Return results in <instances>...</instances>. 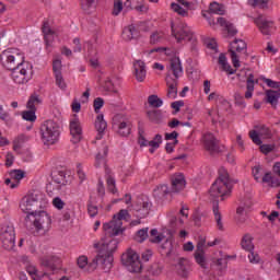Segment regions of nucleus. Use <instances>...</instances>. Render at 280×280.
Returning <instances> with one entry per match:
<instances>
[{
	"mask_svg": "<svg viewBox=\"0 0 280 280\" xmlns=\"http://www.w3.org/2000/svg\"><path fill=\"white\" fill-rule=\"evenodd\" d=\"M177 266L179 276H182V278H187L189 276V271L187 270V260L185 258H179Z\"/></svg>",
	"mask_w": 280,
	"mask_h": 280,
	"instance_id": "obj_40",
	"label": "nucleus"
},
{
	"mask_svg": "<svg viewBox=\"0 0 280 280\" xmlns=\"http://www.w3.org/2000/svg\"><path fill=\"white\" fill-rule=\"evenodd\" d=\"M94 127L96 131L98 132L96 139H101L102 135L107 129V121L104 118V114H98L95 118Z\"/></svg>",
	"mask_w": 280,
	"mask_h": 280,
	"instance_id": "obj_28",
	"label": "nucleus"
},
{
	"mask_svg": "<svg viewBox=\"0 0 280 280\" xmlns=\"http://www.w3.org/2000/svg\"><path fill=\"white\" fill-rule=\"evenodd\" d=\"M183 74V66L178 57H174L170 60V68L166 75V84L168 86L167 97L170 100L177 98V85L178 78Z\"/></svg>",
	"mask_w": 280,
	"mask_h": 280,
	"instance_id": "obj_4",
	"label": "nucleus"
},
{
	"mask_svg": "<svg viewBox=\"0 0 280 280\" xmlns=\"http://www.w3.org/2000/svg\"><path fill=\"white\" fill-rule=\"evenodd\" d=\"M42 32L44 34V40H45V44H46V48L48 49L49 47L52 46V44L55 42V38L60 36L61 28L60 27L51 28L50 24H49V21L45 20L43 22Z\"/></svg>",
	"mask_w": 280,
	"mask_h": 280,
	"instance_id": "obj_14",
	"label": "nucleus"
},
{
	"mask_svg": "<svg viewBox=\"0 0 280 280\" xmlns=\"http://www.w3.org/2000/svg\"><path fill=\"white\" fill-rule=\"evenodd\" d=\"M54 75H55V80H56V85H57L62 92H65V91L68 89V84L66 83L62 73L54 74Z\"/></svg>",
	"mask_w": 280,
	"mask_h": 280,
	"instance_id": "obj_47",
	"label": "nucleus"
},
{
	"mask_svg": "<svg viewBox=\"0 0 280 280\" xmlns=\"http://www.w3.org/2000/svg\"><path fill=\"white\" fill-rule=\"evenodd\" d=\"M52 206L58 211H62L66 207V202L60 197H55L52 200Z\"/></svg>",
	"mask_w": 280,
	"mask_h": 280,
	"instance_id": "obj_54",
	"label": "nucleus"
},
{
	"mask_svg": "<svg viewBox=\"0 0 280 280\" xmlns=\"http://www.w3.org/2000/svg\"><path fill=\"white\" fill-rule=\"evenodd\" d=\"M255 84H258V80H254V75L249 74L246 81V92H245V98L250 100L253 97Z\"/></svg>",
	"mask_w": 280,
	"mask_h": 280,
	"instance_id": "obj_35",
	"label": "nucleus"
},
{
	"mask_svg": "<svg viewBox=\"0 0 280 280\" xmlns=\"http://www.w3.org/2000/svg\"><path fill=\"white\" fill-rule=\"evenodd\" d=\"M194 257H195V261L197 262V265H199L203 269L207 268L205 252H203L201 245H197V249L194 254Z\"/></svg>",
	"mask_w": 280,
	"mask_h": 280,
	"instance_id": "obj_33",
	"label": "nucleus"
},
{
	"mask_svg": "<svg viewBox=\"0 0 280 280\" xmlns=\"http://www.w3.org/2000/svg\"><path fill=\"white\" fill-rule=\"evenodd\" d=\"M149 228L140 229L136 234V241L143 243L148 238Z\"/></svg>",
	"mask_w": 280,
	"mask_h": 280,
	"instance_id": "obj_50",
	"label": "nucleus"
},
{
	"mask_svg": "<svg viewBox=\"0 0 280 280\" xmlns=\"http://www.w3.org/2000/svg\"><path fill=\"white\" fill-rule=\"evenodd\" d=\"M224 15L225 14V7L222 3L213 1L209 5V11H202V16L208 20L209 25H214L215 22L211 20L210 15Z\"/></svg>",
	"mask_w": 280,
	"mask_h": 280,
	"instance_id": "obj_19",
	"label": "nucleus"
},
{
	"mask_svg": "<svg viewBox=\"0 0 280 280\" xmlns=\"http://www.w3.org/2000/svg\"><path fill=\"white\" fill-rule=\"evenodd\" d=\"M10 175H11V178L13 179V183L10 185L11 189L19 187L21 179H23V177H25V174L22 171H13V172H11Z\"/></svg>",
	"mask_w": 280,
	"mask_h": 280,
	"instance_id": "obj_36",
	"label": "nucleus"
},
{
	"mask_svg": "<svg viewBox=\"0 0 280 280\" xmlns=\"http://www.w3.org/2000/svg\"><path fill=\"white\" fill-rule=\"evenodd\" d=\"M22 118L30 122H35L36 120V114L34 109L24 110L22 112Z\"/></svg>",
	"mask_w": 280,
	"mask_h": 280,
	"instance_id": "obj_49",
	"label": "nucleus"
},
{
	"mask_svg": "<svg viewBox=\"0 0 280 280\" xmlns=\"http://www.w3.org/2000/svg\"><path fill=\"white\" fill-rule=\"evenodd\" d=\"M0 241L7 250H13L16 244V233L13 225H2L0 229Z\"/></svg>",
	"mask_w": 280,
	"mask_h": 280,
	"instance_id": "obj_11",
	"label": "nucleus"
},
{
	"mask_svg": "<svg viewBox=\"0 0 280 280\" xmlns=\"http://www.w3.org/2000/svg\"><path fill=\"white\" fill-rule=\"evenodd\" d=\"M248 4L253 8L266 9L268 7V0H248Z\"/></svg>",
	"mask_w": 280,
	"mask_h": 280,
	"instance_id": "obj_52",
	"label": "nucleus"
},
{
	"mask_svg": "<svg viewBox=\"0 0 280 280\" xmlns=\"http://www.w3.org/2000/svg\"><path fill=\"white\" fill-rule=\"evenodd\" d=\"M107 155H108V147L104 144L95 155L94 166L96 168L104 167L105 180H106L108 191H110V194H118L115 173L107 166Z\"/></svg>",
	"mask_w": 280,
	"mask_h": 280,
	"instance_id": "obj_3",
	"label": "nucleus"
},
{
	"mask_svg": "<svg viewBox=\"0 0 280 280\" xmlns=\"http://www.w3.org/2000/svg\"><path fill=\"white\" fill-rule=\"evenodd\" d=\"M201 143L206 151L210 154H217L220 152L219 142L212 132H206L201 137Z\"/></svg>",
	"mask_w": 280,
	"mask_h": 280,
	"instance_id": "obj_17",
	"label": "nucleus"
},
{
	"mask_svg": "<svg viewBox=\"0 0 280 280\" xmlns=\"http://www.w3.org/2000/svg\"><path fill=\"white\" fill-rule=\"evenodd\" d=\"M232 191L233 183L229 172L225 168H220L219 177L210 187V196L213 198H221V201H225L226 198H231Z\"/></svg>",
	"mask_w": 280,
	"mask_h": 280,
	"instance_id": "obj_2",
	"label": "nucleus"
},
{
	"mask_svg": "<svg viewBox=\"0 0 280 280\" xmlns=\"http://www.w3.org/2000/svg\"><path fill=\"white\" fill-rule=\"evenodd\" d=\"M33 225L38 234H46L51 226V217L44 210L32 212Z\"/></svg>",
	"mask_w": 280,
	"mask_h": 280,
	"instance_id": "obj_9",
	"label": "nucleus"
},
{
	"mask_svg": "<svg viewBox=\"0 0 280 280\" xmlns=\"http://www.w3.org/2000/svg\"><path fill=\"white\" fill-rule=\"evenodd\" d=\"M54 75L62 74V61L60 59H55L52 61Z\"/></svg>",
	"mask_w": 280,
	"mask_h": 280,
	"instance_id": "obj_53",
	"label": "nucleus"
},
{
	"mask_svg": "<svg viewBox=\"0 0 280 280\" xmlns=\"http://www.w3.org/2000/svg\"><path fill=\"white\" fill-rule=\"evenodd\" d=\"M148 103L153 108H161L163 106V101L154 94L148 97Z\"/></svg>",
	"mask_w": 280,
	"mask_h": 280,
	"instance_id": "obj_43",
	"label": "nucleus"
},
{
	"mask_svg": "<svg viewBox=\"0 0 280 280\" xmlns=\"http://www.w3.org/2000/svg\"><path fill=\"white\" fill-rule=\"evenodd\" d=\"M171 8H172V10L174 12L178 13L182 16H186L187 15V11L180 4H178V3L173 2L171 4Z\"/></svg>",
	"mask_w": 280,
	"mask_h": 280,
	"instance_id": "obj_55",
	"label": "nucleus"
},
{
	"mask_svg": "<svg viewBox=\"0 0 280 280\" xmlns=\"http://www.w3.org/2000/svg\"><path fill=\"white\" fill-rule=\"evenodd\" d=\"M162 142H163L162 136H160V133H156V136L153 138V140L149 141V147H150L149 152L151 154H153L155 152V150L160 148Z\"/></svg>",
	"mask_w": 280,
	"mask_h": 280,
	"instance_id": "obj_37",
	"label": "nucleus"
},
{
	"mask_svg": "<svg viewBox=\"0 0 280 280\" xmlns=\"http://www.w3.org/2000/svg\"><path fill=\"white\" fill-rule=\"evenodd\" d=\"M150 235V242L154 244H160L164 240V234L159 233L156 229H152Z\"/></svg>",
	"mask_w": 280,
	"mask_h": 280,
	"instance_id": "obj_44",
	"label": "nucleus"
},
{
	"mask_svg": "<svg viewBox=\"0 0 280 280\" xmlns=\"http://www.w3.org/2000/svg\"><path fill=\"white\" fill-rule=\"evenodd\" d=\"M230 50H233L234 52H242L246 50V44L242 39H236L230 45Z\"/></svg>",
	"mask_w": 280,
	"mask_h": 280,
	"instance_id": "obj_39",
	"label": "nucleus"
},
{
	"mask_svg": "<svg viewBox=\"0 0 280 280\" xmlns=\"http://www.w3.org/2000/svg\"><path fill=\"white\" fill-rule=\"evenodd\" d=\"M1 63L8 70H14L25 62V54L19 49H7L0 56Z\"/></svg>",
	"mask_w": 280,
	"mask_h": 280,
	"instance_id": "obj_8",
	"label": "nucleus"
},
{
	"mask_svg": "<svg viewBox=\"0 0 280 280\" xmlns=\"http://www.w3.org/2000/svg\"><path fill=\"white\" fill-rule=\"evenodd\" d=\"M11 77L15 84H27L32 79V66L22 62L15 69L11 70Z\"/></svg>",
	"mask_w": 280,
	"mask_h": 280,
	"instance_id": "obj_12",
	"label": "nucleus"
},
{
	"mask_svg": "<svg viewBox=\"0 0 280 280\" xmlns=\"http://www.w3.org/2000/svg\"><path fill=\"white\" fill-rule=\"evenodd\" d=\"M152 202L147 196H140L131 205L130 211L133 212L135 217L139 219H145L151 212Z\"/></svg>",
	"mask_w": 280,
	"mask_h": 280,
	"instance_id": "obj_10",
	"label": "nucleus"
},
{
	"mask_svg": "<svg viewBox=\"0 0 280 280\" xmlns=\"http://www.w3.org/2000/svg\"><path fill=\"white\" fill-rule=\"evenodd\" d=\"M249 138L253 140V142L257 145H260L262 142L259 138V133L256 130L249 131Z\"/></svg>",
	"mask_w": 280,
	"mask_h": 280,
	"instance_id": "obj_59",
	"label": "nucleus"
},
{
	"mask_svg": "<svg viewBox=\"0 0 280 280\" xmlns=\"http://www.w3.org/2000/svg\"><path fill=\"white\" fill-rule=\"evenodd\" d=\"M105 101L103 97H96L93 101V108L95 114H100L101 109L104 107Z\"/></svg>",
	"mask_w": 280,
	"mask_h": 280,
	"instance_id": "obj_51",
	"label": "nucleus"
},
{
	"mask_svg": "<svg viewBox=\"0 0 280 280\" xmlns=\"http://www.w3.org/2000/svg\"><path fill=\"white\" fill-rule=\"evenodd\" d=\"M140 36V31L135 26V24H129L122 30L121 37L125 42H130L137 39Z\"/></svg>",
	"mask_w": 280,
	"mask_h": 280,
	"instance_id": "obj_23",
	"label": "nucleus"
},
{
	"mask_svg": "<svg viewBox=\"0 0 280 280\" xmlns=\"http://www.w3.org/2000/svg\"><path fill=\"white\" fill-rule=\"evenodd\" d=\"M186 187V179L183 174H175L172 177L171 194H179Z\"/></svg>",
	"mask_w": 280,
	"mask_h": 280,
	"instance_id": "obj_22",
	"label": "nucleus"
},
{
	"mask_svg": "<svg viewBox=\"0 0 280 280\" xmlns=\"http://www.w3.org/2000/svg\"><path fill=\"white\" fill-rule=\"evenodd\" d=\"M170 49L167 48H154V49H151V50H147L144 51L143 54L148 57L152 56L153 54L155 52H165L166 55L168 54Z\"/></svg>",
	"mask_w": 280,
	"mask_h": 280,
	"instance_id": "obj_62",
	"label": "nucleus"
},
{
	"mask_svg": "<svg viewBox=\"0 0 280 280\" xmlns=\"http://www.w3.org/2000/svg\"><path fill=\"white\" fill-rule=\"evenodd\" d=\"M264 82L267 84V86H268L269 89H279V91H280V81L277 82V81H273V80H271V79L265 78V79H264Z\"/></svg>",
	"mask_w": 280,
	"mask_h": 280,
	"instance_id": "obj_61",
	"label": "nucleus"
},
{
	"mask_svg": "<svg viewBox=\"0 0 280 280\" xmlns=\"http://www.w3.org/2000/svg\"><path fill=\"white\" fill-rule=\"evenodd\" d=\"M163 38H164L163 33H152L151 37H150V43L154 45V44L162 42Z\"/></svg>",
	"mask_w": 280,
	"mask_h": 280,
	"instance_id": "obj_58",
	"label": "nucleus"
},
{
	"mask_svg": "<svg viewBox=\"0 0 280 280\" xmlns=\"http://www.w3.org/2000/svg\"><path fill=\"white\" fill-rule=\"evenodd\" d=\"M147 116L153 124H160L162 119V112L159 109L148 110Z\"/></svg>",
	"mask_w": 280,
	"mask_h": 280,
	"instance_id": "obj_38",
	"label": "nucleus"
},
{
	"mask_svg": "<svg viewBox=\"0 0 280 280\" xmlns=\"http://www.w3.org/2000/svg\"><path fill=\"white\" fill-rule=\"evenodd\" d=\"M77 265H79V268L84 269L86 266H89V260L86 256H81L79 259H77Z\"/></svg>",
	"mask_w": 280,
	"mask_h": 280,
	"instance_id": "obj_63",
	"label": "nucleus"
},
{
	"mask_svg": "<svg viewBox=\"0 0 280 280\" xmlns=\"http://www.w3.org/2000/svg\"><path fill=\"white\" fill-rule=\"evenodd\" d=\"M61 135V126L52 119L45 120L40 126V140L45 145L56 144Z\"/></svg>",
	"mask_w": 280,
	"mask_h": 280,
	"instance_id": "obj_5",
	"label": "nucleus"
},
{
	"mask_svg": "<svg viewBox=\"0 0 280 280\" xmlns=\"http://www.w3.org/2000/svg\"><path fill=\"white\" fill-rule=\"evenodd\" d=\"M130 213L126 209L119 210L114 214L113 220L103 224V230L108 236H118L124 233V221H128Z\"/></svg>",
	"mask_w": 280,
	"mask_h": 280,
	"instance_id": "obj_6",
	"label": "nucleus"
},
{
	"mask_svg": "<svg viewBox=\"0 0 280 280\" xmlns=\"http://www.w3.org/2000/svg\"><path fill=\"white\" fill-rule=\"evenodd\" d=\"M77 176H79L80 183H83L84 180H86V174L84 173L81 164L77 165Z\"/></svg>",
	"mask_w": 280,
	"mask_h": 280,
	"instance_id": "obj_60",
	"label": "nucleus"
},
{
	"mask_svg": "<svg viewBox=\"0 0 280 280\" xmlns=\"http://www.w3.org/2000/svg\"><path fill=\"white\" fill-rule=\"evenodd\" d=\"M265 95V102L267 104H270L273 107H276L279 104L280 89L278 91H275L272 89L266 90Z\"/></svg>",
	"mask_w": 280,
	"mask_h": 280,
	"instance_id": "obj_27",
	"label": "nucleus"
},
{
	"mask_svg": "<svg viewBox=\"0 0 280 280\" xmlns=\"http://www.w3.org/2000/svg\"><path fill=\"white\" fill-rule=\"evenodd\" d=\"M253 240L254 237L249 233L244 234L241 240V247L246 252L254 250L255 245L253 243Z\"/></svg>",
	"mask_w": 280,
	"mask_h": 280,
	"instance_id": "obj_34",
	"label": "nucleus"
},
{
	"mask_svg": "<svg viewBox=\"0 0 280 280\" xmlns=\"http://www.w3.org/2000/svg\"><path fill=\"white\" fill-rule=\"evenodd\" d=\"M264 170L258 165L253 168V176L257 182H260L262 179Z\"/></svg>",
	"mask_w": 280,
	"mask_h": 280,
	"instance_id": "obj_57",
	"label": "nucleus"
},
{
	"mask_svg": "<svg viewBox=\"0 0 280 280\" xmlns=\"http://www.w3.org/2000/svg\"><path fill=\"white\" fill-rule=\"evenodd\" d=\"M232 65L234 68H240V58L237 57V54H235L234 50H230Z\"/></svg>",
	"mask_w": 280,
	"mask_h": 280,
	"instance_id": "obj_64",
	"label": "nucleus"
},
{
	"mask_svg": "<svg viewBox=\"0 0 280 280\" xmlns=\"http://www.w3.org/2000/svg\"><path fill=\"white\" fill-rule=\"evenodd\" d=\"M121 261L130 272H140L142 269L140 257L135 249H128L126 254L121 256Z\"/></svg>",
	"mask_w": 280,
	"mask_h": 280,
	"instance_id": "obj_13",
	"label": "nucleus"
},
{
	"mask_svg": "<svg viewBox=\"0 0 280 280\" xmlns=\"http://www.w3.org/2000/svg\"><path fill=\"white\" fill-rule=\"evenodd\" d=\"M248 253H249V254H248L247 258H248V260H249V262H250L252 265H259V264L262 262V260H261L260 256L257 254V252H255L254 249H252V250H249Z\"/></svg>",
	"mask_w": 280,
	"mask_h": 280,
	"instance_id": "obj_48",
	"label": "nucleus"
},
{
	"mask_svg": "<svg viewBox=\"0 0 280 280\" xmlns=\"http://www.w3.org/2000/svg\"><path fill=\"white\" fill-rule=\"evenodd\" d=\"M132 10H136L137 12H140V13H147L149 11V5L144 3L143 0H138L132 5Z\"/></svg>",
	"mask_w": 280,
	"mask_h": 280,
	"instance_id": "obj_45",
	"label": "nucleus"
},
{
	"mask_svg": "<svg viewBox=\"0 0 280 280\" xmlns=\"http://www.w3.org/2000/svg\"><path fill=\"white\" fill-rule=\"evenodd\" d=\"M40 104H42V100L39 98V96L37 94H32L27 102V109L36 112V106Z\"/></svg>",
	"mask_w": 280,
	"mask_h": 280,
	"instance_id": "obj_41",
	"label": "nucleus"
},
{
	"mask_svg": "<svg viewBox=\"0 0 280 280\" xmlns=\"http://www.w3.org/2000/svg\"><path fill=\"white\" fill-rule=\"evenodd\" d=\"M38 201L33 196H25L20 201V210L27 214L26 220H31L32 213H35Z\"/></svg>",
	"mask_w": 280,
	"mask_h": 280,
	"instance_id": "obj_18",
	"label": "nucleus"
},
{
	"mask_svg": "<svg viewBox=\"0 0 280 280\" xmlns=\"http://www.w3.org/2000/svg\"><path fill=\"white\" fill-rule=\"evenodd\" d=\"M255 24L258 26L260 32L266 36L270 35L273 30V21L267 20L261 15L255 19Z\"/></svg>",
	"mask_w": 280,
	"mask_h": 280,
	"instance_id": "obj_21",
	"label": "nucleus"
},
{
	"mask_svg": "<svg viewBox=\"0 0 280 280\" xmlns=\"http://www.w3.org/2000/svg\"><path fill=\"white\" fill-rule=\"evenodd\" d=\"M118 244L119 242L116 238L94 243L97 255L88 266V271L95 270L100 265L104 272H109L114 267V253L117 250Z\"/></svg>",
	"mask_w": 280,
	"mask_h": 280,
	"instance_id": "obj_1",
	"label": "nucleus"
},
{
	"mask_svg": "<svg viewBox=\"0 0 280 280\" xmlns=\"http://www.w3.org/2000/svg\"><path fill=\"white\" fill-rule=\"evenodd\" d=\"M26 271L34 280H40L44 277V273L38 272L37 269L32 265L26 267Z\"/></svg>",
	"mask_w": 280,
	"mask_h": 280,
	"instance_id": "obj_46",
	"label": "nucleus"
},
{
	"mask_svg": "<svg viewBox=\"0 0 280 280\" xmlns=\"http://www.w3.org/2000/svg\"><path fill=\"white\" fill-rule=\"evenodd\" d=\"M139 0H114L113 15L118 16L122 11H132V7Z\"/></svg>",
	"mask_w": 280,
	"mask_h": 280,
	"instance_id": "obj_20",
	"label": "nucleus"
},
{
	"mask_svg": "<svg viewBox=\"0 0 280 280\" xmlns=\"http://www.w3.org/2000/svg\"><path fill=\"white\" fill-rule=\"evenodd\" d=\"M133 68L137 82H144V79L147 77V69L144 62L141 60H137L133 63Z\"/></svg>",
	"mask_w": 280,
	"mask_h": 280,
	"instance_id": "obj_26",
	"label": "nucleus"
},
{
	"mask_svg": "<svg viewBox=\"0 0 280 280\" xmlns=\"http://www.w3.org/2000/svg\"><path fill=\"white\" fill-rule=\"evenodd\" d=\"M212 213H213V217H214L217 229L219 231H224V223L222 221V213L220 211V202L219 201H213V203H212Z\"/></svg>",
	"mask_w": 280,
	"mask_h": 280,
	"instance_id": "obj_25",
	"label": "nucleus"
},
{
	"mask_svg": "<svg viewBox=\"0 0 280 280\" xmlns=\"http://www.w3.org/2000/svg\"><path fill=\"white\" fill-rule=\"evenodd\" d=\"M171 8H172V10L174 12L178 13L182 16H186L187 15V11L180 4H178V3L173 2L171 4Z\"/></svg>",
	"mask_w": 280,
	"mask_h": 280,
	"instance_id": "obj_56",
	"label": "nucleus"
},
{
	"mask_svg": "<svg viewBox=\"0 0 280 280\" xmlns=\"http://www.w3.org/2000/svg\"><path fill=\"white\" fill-rule=\"evenodd\" d=\"M218 63H219L221 70L228 72L229 74H234L236 72V70L233 69L232 66L230 65V62L224 54H221L219 56Z\"/></svg>",
	"mask_w": 280,
	"mask_h": 280,
	"instance_id": "obj_30",
	"label": "nucleus"
},
{
	"mask_svg": "<svg viewBox=\"0 0 280 280\" xmlns=\"http://www.w3.org/2000/svg\"><path fill=\"white\" fill-rule=\"evenodd\" d=\"M42 266L54 271L61 267V259L57 256H45L42 258Z\"/></svg>",
	"mask_w": 280,
	"mask_h": 280,
	"instance_id": "obj_24",
	"label": "nucleus"
},
{
	"mask_svg": "<svg viewBox=\"0 0 280 280\" xmlns=\"http://www.w3.org/2000/svg\"><path fill=\"white\" fill-rule=\"evenodd\" d=\"M114 128L117 129L119 136L128 137L132 131V120L129 117H115Z\"/></svg>",
	"mask_w": 280,
	"mask_h": 280,
	"instance_id": "obj_15",
	"label": "nucleus"
},
{
	"mask_svg": "<svg viewBox=\"0 0 280 280\" xmlns=\"http://www.w3.org/2000/svg\"><path fill=\"white\" fill-rule=\"evenodd\" d=\"M261 182L269 184L271 187L280 186V180L275 178L270 173H267L262 176Z\"/></svg>",
	"mask_w": 280,
	"mask_h": 280,
	"instance_id": "obj_42",
	"label": "nucleus"
},
{
	"mask_svg": "<svg viewBox=\"0 0 280 280\" xmlns=\"http://www.w3.org/2000/svg\"><path fill=\"white\" fill-rule=\"evenodd\" d=\"M168 194H172L167 185H160L153 190V196L156 200H164Z\"/></svg>",
	"mask_w": 280,
	"mask_h": 280,
	"instance_id": "obj_32",
	"label": "nucleus"
},
{
	"mask_svg": "<svg viewBox=\"0 0 280 280\" xmlns=\"http://www.w3.org/2000/svg\"><path fill=\"white\" fill-rule=\"evenodd\" d=\"M70 141L72 143H80L83 139V127L81 125L80 118L74 115V117L70 118Z\"/></svg>",
	"mask_w": 280,
	"mask_h": 280,
	"instance_id": "obj_16",
	"label": "nucleus"
},
{
	"mask_svg": "<svg viewBox=\"0 0 280 280\" xmlns=\"http://www.w3.org/2000/svg\"><path fill=\"white\" fill-rule=\"evenodd\" d=\"M249 207L246 205H241L236 209V221L240 224H244L248 218Z\"/></svg>",
	"mask_w": 280,
	"mask_h": 280,
	"instance_id": "obj_29",
	"label": "nucleus"
},
{
	"mask_svg": "<svg viewBox=\"0 0 280 280\" xmlns=\"http://www.w3.org/2000/svg\"><path fill=\"white\" fill-rule=\"evenodd\" d=\"M30 136L27 133H20L14 138L13 140V151L18 152L21 151L23 148V144L27 143L30 141Z\"/></svg>",
	"mask_w": 280,
	"mask_h": 280,
	"instance_id": "obj_31",
	"label": "nucleus"
},
{
	"mask_svg": "<svg viewBox=\"0 0 280 280\" xmlns=\"http://www.w3.org/2000/svg\"><path fill=\"white\" fill-rule=\"evenodd\" d=\"M172 35L178 44L190 43L191 45H196L197 43V37L192 28L185 22H179L178 24L172 23Z\"/></svg>",
	"mask_w": 280,
	"mask_h": 280,
	"instance_id": "obj_7",
	"label": "nucleus"
}]
</instances>
